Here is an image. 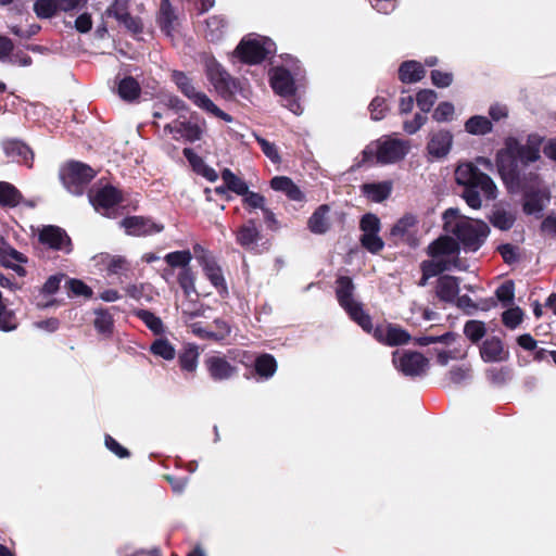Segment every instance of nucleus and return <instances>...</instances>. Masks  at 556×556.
<instances>
[{
	"mask_svg": "<svg viewBox=\"0 0 556 556\" xmlns=\"http://www.w3.org/2000/svg\"><path fill=\"white\" fill-rule=\"evenodd\" d=\"M275 191L285 193L290 200L301 202L305 199L301 189L287 176H276L270 180Z\"/></svg>",
	"mask_w": 556,
	"mask_h": 556,
	"instance_id": "nucleus-25",
	"label": "nucleus"
},
{
	"mask_svg": "<svg viewBox=\"0 0 556 556\" xmlns=\"http://www.w3.org/2000/svg\"><path fill=\"white\" fill-rule=\"evenodd\" d=\"M490 232L489 226L481 220L454 224V269L459 268V244L465 251L476 252Z\"/></svg>",
	"mask_w": 556,
	"mask_h": 556,
	"instance_id": "nucleus-3",
	"label": "nucleus"
},
{
	"mask_svg": "<svg viewBox=\"0 0 556 556\" xmlns=\"http://www.w3.org/2000/svg\"><path fill=\"white\" fill-rule=\"evenodd\" d=\"M497 251L501 254L503 261L508 265L516 263L519 258L518 248L510 243L501 244L497 248Z\"/></svg>",
	"mask_w": 556,
	"mask_h": 556,
	"instance_id": "nucleus-56",
	"label": "nucleus"
},
{
	"mask_svg": "<svg viewBox=\"0 0 556 556\" xmlns=\"http://www.w3.org/2000/svg\"><path fill=\"white\" fill-rule=\"evenodd\" d=\"M452 117V104L448 102L440 103L432 113L433 121L438 123L448 122Z\"/></svg>",
	"mask_w": 556,
	"mask_h": 556,
	"instance_id": "nucleus-60",
	"label": "nucleus"
},
{
	"mask_svg": "<svg viewBox=\"0 0 556 556\" xmlns=\"http://www.w3.org/2000/svg\"><path fill=\"white\" fill-rule=\"evenodd\" d=\"M89 200L96 211L104 216H110V210L121 202L122 195L116 188L105 186L96 192H90Z\"/></svg>",
	"mask_w": 556,
	"mask_h": 556,
	"instance_id": "nucleus-16",
	"label": "nucleus"
},
{
	"mask_svg": "<svg viewBox=\"0 0 556 556\" xmlns=\"http://www.w3.org/2000/svg\"><path fill=\"white\" fill-rule=\"evenodd\" d=\"M94 170L80 162H70L60 172L64 187L73 194H80L85 185L93 177Z\"/></svg>",
	"mask_w": 556,
	"mask_h": 556,
	"instance_id": "nucleus-10",
	"label": "nucleus"
},
{
	"mask_svg": "<svg viewBox=\"0 0 556 556\" xmlns=\"http://www.w3.org/2000/svg\"><path fill=\"white\" fill-rule=\"evenodd\" d=\"M274 50L275 43L270 38L257 34H249L241 39L233 54L243 63L258 64Z\"/></svg>",
	"mask_w": 556,
	"mask_h": 556,
	"instance_id": "nucleus-6",
	"label": "nucleus"
},
{
	"mask_svg": "<svg viewBox=\"0 0 556 556\" xmlns=\"http://www.w3.org/2000/svg\"><path fill=\"white\" fill-rule=\"evenodd\" d=\"M101 260L106 263V269L110 274L116 275L127 268L125 258L121 256H101Z\"/></svg>",
	"mask_w": 556,
	"mask_h": 556,
	"instance_id": "nucleus-55",
	"label": "nucleus"
},
{
	"mask_svg": "<svg viewBox=\"0 0 556 556\" xmlns=\"http://www.w3.org/2000/svg\"><path fill=\"white\" fill-rule=\"evenodd\" d=\"M16 327L14 313L9 311L4 304H0V330L8 332L16 329Z\"/></svg>",
	"mask_w": 556,
	"mask_h": 556,
	"instance_id": "nucleus-54",
	"label": "nucleus"
},
{
	"mask_svg": "<svg viewBox=\"0 0 556 556\" xmlns=\"http://www.w3.org/2000/svg\"><path fill=\"white\" fill-rule=\"evenodd\" d=\"M336 295L341 307L366 332L372 330L370 316L366 314L359 302L354 299L355 286L350 277L341 276L336 281Z\"/></svg>",
	"mask_w": 556,
	"mask_h": 556,
	"instance_id": "nucleus-4",
	"label": "nucleus"
},
{
	"mask_svg": "<svg viewBox=\"0 0 556 556\" xmlns=\"http://www.w3.org/2000/svg\"><path fill=\"white\" fill-rule=\"evenodd\" d=\"M393 364L405 376L414 377L425 371L428 359L419 352L395 351Z\"/></svg>",
	"mask_w": 556,
	"mask_h": 556,
	"instance_id": "nucleus-13",
	"label": "nucleus"
},
{
	"mask_svg": "<svg viewBox=\"0 0 556 556\" xmlns=\"http://www.w3.org/2000/svg\"><path fill=\"white\" fill-rule=\"evenodd\" d=\"M243 195L244 203L249 206L261 210L265 207V198L262 194L248 190Z\"/></svg>",
	"mask_w": 556,
	"mask_h": 556,
	"instance_id": "nucleus-64",
	"label": "nucleus"
},
{
	"mask_svg": "<svg viewBox=\"0 0 556 556\" xmlns=\"http://www.w3.org/2000/svg\"><path fill=\"white\" fill-rule=\"evenodd\" d=\"M427 122V116L420 113L415 114L412 121H405L403 123V129L408 135L416 134Z\"/></svg>",
	"mask_w": 556,
	"mask_h": 556,
	"instance_id": "nucleus-59",
	"label": "nucleus"
},
{
	"mask_svg": "<svg viewBox=\"0 0 556 556\" xmlns=\"http://www.w3.org/2000/svg\"><path fill=\"white\" fill-rule=\"evenodd\" d=\"M362 236L359 242L362 247L372 254H377L384 248V241L379 236L381 222L379 217L372 213L365 214L359 222Z\"/></svg>",
	"mask_w": 556,
	"mask_h": 556,
	"instance_id": "nucleus-11",
	"label": "nucleus"
},
{
	"mask_svg": "<svg viewBox=\"0 0 556 556\" xmlns=\"http://www.w3.org/2000/svg\"><path fill=\"white\" fill-rule=\"evenodd\" d=\"M418 218L414 214H405L391 228L390 236L407 243L410 247L418 245L417 239Z\"/></svg>",
	"mask_w": 556,
	"mask_h": 556,
	"instance_id": "nucleus-15",
	"label": "nucleus"
},
{
	"mask_svg": "<svg viewBox=\"0 0 556 556\" xmlns=\"http://www.w3.org/2000/svg\"><path fill=\"white\" fill-rule=\"evenodd\" d=\"M462 282V277L454 276V305L464 311L465 314L471 315L479 309V304L473 302L469 295L459 294Z\"/></svg>",
	"mask_w": 556,
	"mask_h": 556,
	"instance_id": "nucleus-28",
	"label": "nucleus"
},
{
	"mask_svg": "<svg viewBox=\"0 0 556 556\" xmlns=\"http://www.w3.org/2000/svg\"><path fill=\"white\" fill-rule=\"evenodd\" d=\"M184 130V139L189 142H194L201 139L203 130L198 124H193L191 122H186V125L182 128Z\"/></svg>",
	"mask_w": 556,
	"mask_h": 556,
	"instance_id": "nucleus-61",
	"label": "nucleus"
},
{
	"mask_svg": "<svg viewBox=\"0 0 556 556\" xmlns=\"http://www.w3.org/2000/svg\"><path fill=\"white\" fill-rule=\"evenodd\" d=\"M199 364V351L195 345H189L179 355V365L182 370L193 372L197 370Z\"/></svg>",
	"mask_w": 556,
	"mask_h": 556,
	"instance_id": "nucleus-39",
	"label": "nucleus"
},
{
	"mask_svg": "<svg viewBox=\"0 0 556 556\" xmlns=\"http://www.w3.org/2000/svg\"><path fill=\"white\" fill-rule=\"evenodd\" d=\"M59 2H34V11L40 18L52 17L59 9L63 11H71L76 8L79 2H63L65 5L59 7Z\"/></svg>",
	"mask_w": 556,
	"mask_h": 556,
	"instance_id": "nucleus-31",
	"label": "nucleus"
},
{
	"mask_svg": "<svg viewBox=\"0 0 556 556\" xmlns=\"http://www.w3.org/2000/svg\"><path fill=\"white\" fill-rule=\"evenodd\" d=\"M515 220L516 217L513 213L502 208L493 211L490 216V223L500 230H509L514 226Z\"/></svg>",
	"mask_w": 556,
	"mask_h": 556,
	"instance_id": "nucleus-40",
	"label": "nucleus"
},
{
	"mask_svg": "<svg viewBox=\"0 0 556 556\" xmlns=\"http://www.w3.org/2000/svg\"><path fill=\"white\" fill-rule=\"evenodd\" d=\"M465 129L472 135H485L492 130V123L484 116H471L465 123Z\"/></svg>",
	"mask_w": 556,
	"mask_h": 556,
	"instance_id": "nucleus-38",
	"label": "nucleus"
},
{
	"mask_svg": "<svg viewBox=\"0 0 556 556\" xmlns=\"http://www.w3.org/2000/svg\"><path fill=\"white\" fill-rule=\"evenodd\" d=\"M126 2H113L106 10L109 17H114L117 22L123 24L128 30L132 33L141 31L142 25L140 20L131 16L126 8Z\"/></svg>",
	"mask_w": 556,
	"mask_h": 556,
	"instance_id": "nucleus-23",
	"label": "nucleus"
},
{
	"mask_svg": "<svg viewBox=\"0 0 556 556\" xmlns=\"http://www.w3.org/2000/svg\"><path fill=\"white\" fill-rule=\"evenodd\" d=\"M94 328L102 334H110L113 330V317L108 309L97 308L94 311Z\"/></svg>",
	"mask_w": 556,
	"mask_h": 556,
	"instance_id": "nucleus-43",
	"label": "nucleus"
},
{
	"mask_svg": "<svg viewBox=\"0 0 556 556\" xmlns=\"http://www.w3.org/2000/svg\"><path fill=\"white\" fill-rule=\"evenodd\" d=\"M454 175L456 184L463 187L460 197L469 207L479 210L483 200L489 202L497 198V187L493 179L475 165H459Z\"/></svg>",
	"mask_w": 556,
	"mask_h": 556,
	"instance_id": "nucleus-2",
	"label": "nucleus"
},
{
	"mask_svg": "<svg viewBox=\"0 0 556 556\" xmlns=\"http://www.w3.org/2000/svg\"><path fill=\"white\" fill-rule=\"evenodd\" d=\"M222 178L227 188L237 194L243 195L249 190L248 185L228 168L223 170Z\"/></svg>",
	"mask_w": 556,
	"mask_h": 556,
	"instance_id": "nucleus-44",
	"label": "nucleus"
},
{
	"mask_svg": "<svg viewBox=\"0 0 556 556\" xmlns=\"http://www.w3.org/2000/svg\"><path fill=\"white\" fill-rule=\"evenodd\" d=\"M226 21L219 16H212L206 21V37L211 41H217L224 34Z\"/></svg>",
	"mask_w": 556,
	"mask_h": 556,
	"instance_id": "nucleus-45",
	"label": "nucleus"
},
{
	"mask_svg": "<svg viewBox=\"0 0 556 556\" xmlns=\"http://www.w3.org/2000/svg\"><path fill=\"white\" fill-rule=\"evenodd\" d=\"M192 254L189 250L175 251L166 254L165 261L172 267L189 268Z\"/></svg>",
	"mask_w": 556,
	"mask_h": 556,
	"instance_id": "nucleus-46",
	"label": "nucleus"
},
{
	"mask_svg": "<svg viewBox=\"0 0 556 556\" xmlns=\"http://www.w3.org/2000/svg\"><path fill=\"white\" fill-rule=\"evenodd\" d=\"M260 239V231L253 220H249L237 232L238 243L248 250H253Z\"/></svg>",
	"mask_w": 556,
	"mask_h": 556,
	"instance_id": "nucleus-29",
	"label": "nucleus"
},
{
	"mask_svg": "<svg viewBox=\"0 0 556 556\" xmlns=\"http://www.w3.org/2000/svg\"><path fill=\"white\" fill-rule=\"evenodd\" d=\"M122 226L126 233L138 237L157 233L164 229L163 225L141 216L127 217L123 219Z\"/></svg>",
	"mask_w": 556,
	"mask_h": 556,
	"instance_id": "nucleus-20",
	"label": "nucleus"
},
{
	"mask_svg": "<svg viewBox=\"0 0 556 556\" xmlns=\"http://www.w3.org/2000/svg\"><path fill=\"white\" fill-rule=\"evenodd\" d=\"M437 295L440 300L450 303L452 302V277L443 275L438 280Z\"/></svg>",
	"mask_w": 556,
	"mask_h": 556,
	"instance_id": "nucleus-51",
	"label": "nucleus"
},
{
	"mask_svg": "<svg viewBox=\"0 0 556 556\" xmlns=\"http://www.w3.org/2000/svg\"><path fill=\"white\" fill-rule=\"evenodd\" d=\"M391 181L364 184L362 190L364 195L372 202L380 203L388 199L392 192Z\"/></svg>",
	"mask_w": 556,
	"mask_h": 556,
	"instance_id": "nucleus-27",
	"label": "nucleus"
},
{
	"mask_svg": "<svg viewBox=\"0 0 556 556\" xmlns=\"http://www.w3.org/2000/svg\"><path fill=\"white\" fill-rule=\"evenodd\" d=\"M414 342L420 346H427L434 344L433 351L435 353V363L440 366H447L452 358V334L445 332L441 336H422L414 340Z\"/></svg>",
	"mask_w": 556,
	"mask_h": 556,
	"instance_id": "nucleus-14",
	"label": "nucleus"
},
{
	"mask_svg": "<svg viewBox=\"0 0 556 556\" xmlns=\"http://www.w3.org/2000/svg\"><path fill=\"white\" fill-rule=\"evenodd\" d=\"M140 86L132 77H125L118 84V94L125 101H132L139 97Z\"/></svg>",
	"mask_w": 556,
	"mask_h": 556,
	"instance_id": "nucleus-37",
	"label": "nucleus"
},
{
	"mask_svg": "<svg viewBox=\"0 0 556 556\" xmlns=\"http://www.w3.org/2000/svg\"><path fill=\"white\" fill-rule=\"evenodd\" d=\"M206 76L218 92L230 91L233 81L225 68L213 58L205 61Z\"/></svg>",
	"mask_w": 556,
	"mask_h": 556,
	"instance_id": "nucleus-21",
	"label": "nucleus"
},
{
	"mask_svg": "<svg viewBox=\"0 0 556 556\" xmlns=\"http://www.w3.org/2000/svg\"><path fill=\"white\" fill-rule=\"evenodd\" d=\"M509 374L508 367L491 368L486 371V377L494 384H503L507 381Z\"/></svg>",
	"mask_w": 556,
	"mask_h": 556,
	"instance_id": "nucleus-58",
	"label": "nucleus"
},
{
	"mask_svg": "<svg viewBox=\"0 0 556 556\" xmlns=\"http://www.w3.org/2000/svg\"><path fill=\"white\" fill-rule=\"evenodd\" d=\"M255 371L263 379L271 378L277 371V362L270 354H262L255 359Z\"/></svg>",
	"mask_w": 556,
	"mask_h": 556,
	"instance_id": "nucleus-33",
	"label": "nucleus"
},
{
	"mask_svg": "<svg viewBox=\"0 0 556 556\" xmlns=\"http://www.w3.org/2000/svg\"><path fill=\"white\" fill-rule=\"evenodd\" d=\"M175 18L176 16L172 9L170 2H162L159 17V22L162 28L169 33L170 28L173 27V22L175 21Z\"/></svg>",
	"mask_w": 556,
	"mask_h": 556,
	"instance_id": "nucleus-52",
	"label": "nucleus"
},
{
	"mask_svg": "<svg viewBox=\"0 0 556 556\" xmlns=\"http://www.w3.org/2000/svg\"><path fill=\"white\" fill-rule=\"evenodd\" d=\"M523 312L519 306L509 307L502 314V321L509 329L518 327L521 324Z\"/></svg>",
	"mask_w": 556,
	"mask_h": 556,
	"instance_id": "nucleus-48",
	"label": "nucleus"
},
{
	"mask_svg": "<svg viewBox=\"0 0 556 556\" xmlns=\"http://www.w3.org/2000/svg\"><path fill=\"white\" fill-rule=\"evenodd\" d=\"M409 151L407 141L395 138H383L376 142V147L368 146L364 151V160L376 154L377 161L381 164L396 163L405 157Z\"/></svg>",
	"mask_w": 556,
	"mask_h": 556,
	"instance_id": "nucleus-8",
	"label": "nucleus"
},
{
	"mask_svg": "<svg viewBox=\"0 0 556 556\" xmlns=\"http://www.w3.org/2000/svg\"><path fill=\"white\" fill-rule=\"evenodd\" d=\"M452 147V135L450 130H432L427 144V151L431 159L442 160L447 156Z\"/></svg>",
	"mask_w": 556,
	"mask_h": 556,
	"instance_id": "nucleus-19",
	"label": "nucleus"
},
{
	"mask_svg": "<svg viewBox=\"0 0 556 556\" xmlns=\"http://www.w3.org/2000/svg\"><path fill=\"white\" fill-rule=\"evenodd\" d=\"M204 365L214 381L228 380L237 374V367L231 365L224 355H208Z\"/></svg>",
	"mask_w": 556,
	"mask_h": 556,
	"instance_id": "nucleus-17",
	"label": "nucleus"
},
{
	"mask_svg": "<svg viewBox=\"0 0 556 556\" xmlns=\"http://www.w3.org/2000/svg\"><path fill=\"white\" fill-rule=\"evenodd\" d=\"M193 251L195 254V258L199 264L202 266V269L206 276V278L211 281V283L217 289L220 294H225L228 292L227 285L223 275V270L220 266L217 264L216 260L213 255H211L200 244H195L193 247Z\"/></svg>",
	"mask_w": 556,
	"mask_h": 556,
	"instance_id": "nucleus-12",
	"label": "nucleus"
},
{
	"mask_svg": "<svg viewBox=\"0 0 556 556\" xmlns=\"http://www.w3.org/2000/svg\"><path fill=\"white\" fill-rule=\"evenodd\" d=\"M150 351L155 356L162 357L165 361H172L176 355L175 348L169 343L168 340L163 338L156 339L151 344Z\"/></svg>",
	"mask_w": 556,
	"mask_h": 556,
	"instance_id": "nucleus-41",
	"label": "nucleus"
},
{
	"mask_svg": "<svg viewBox=\"0 0 556 556\" xmlns=\"http://www.w3.org/2000/svg\"><path fill=\"white\" fill-rule=\"evenodd\" d=\"M485 333L486 327L481 320L470 319L464 326V334L473 344L479 343Z\"/></svg>",
	"mask_w": 556,
	"mask_h": 556,
	"instance_id": "nucleus-36",
	"label": "nucleus"
},
{
	"mask_svg": "<svg viewBox=\"0 0 556 556\" xmlns=\"http://www.w3.org/2000/svg\"><path fill=\"white\" fill-rule=\"evenodd\" d=\"M544 138L539 134H530L526 144L515 137H507L504 147L495 156L497 172L508 190L518 189L521 185V172L529 164L540 160Z\"/></svg>",
	"mask_w": 556,
	"mask_h": 556,
	"instance_id": "nucleus-1",
	"label": "nucleus"
},
{
	"mask_svg": "<svg viewBox=\"0 0 556 556\" xmlns=\"http://www.w3.org/2000/svg\"><path fill=\"white\" fill-rule=\"evenodd\" d=\"M438 99V93L431 89L420 90L416 96V102L418 108L424 112L428 113Z\"/></svg>",
	"mask_w": 556,
	"mask_h": 556,
	"instance_id": "nucleus-49",
	"label": "nucleus"
},
{
	"mask_svg": "<svg viewBox=\"0 0 556 556\" xmlns=\"http://www.w3.org/2000/svg\"><path fill=\"white\" fill-rule=\"evenodd\" d=\"M375 337L378 341L391 346L406 344L410 340L409 333L395 325H389L386 328H377L375 330Z\"/></svg>",
	"mask_w": 556,
	"mask_h": 556,
	"instance_id": "nucleus-24",
	"label": "nucleus"
},
{
	"mask_svg": "<svg viewBox=\"0 0 556 556\" xmlns=\"http://www.w3.org/2000/svg\"><path fill=\"white\" fill-rule=\"evenodd\" d=\"M426 75L424 65L415 60L403 62L399 67V78L404 84H414Z\"/></svg>",
	"mask_w": 556,
	"mask_h": 556,
	"instance_id": "nucleus-26",
	"label": "nucleus"
},
{
	"mask_svg": "<svg viewBox=\"0 0 556 556\" xmlns=\"http://www.w3.org/2000/svg\"><path fill=\"white\" fill-rule=\"evenodd\" d=\"M495 296L497 301H500L503 306H509L515 298V283L513 280L504 281L497 289L495 290Z\"/></svg>",
	"mask_w": 556,
	"mask_h": 556,
	"instance_id": "nucleus-47",
	"label": "nucleus"
},
{
	"mask_svg": "<svg viewBox=\"0 0 556 556\" xmlns=\"http://www.w3.org/2000/svg\"><path fill=\"white\" fill-rule=\"evenodd\" d=\"M300 74L298 62L290 59L286 65L274 66L269 72V81L273 90L282 98L295 94V77Z\"/></svg>",
	"mask_w": 556,
	"mask_h": 556,
	"instance_id": "nucleus-9",
	"label": "nucleus"
},
{
	"mask_svg": "<svg viewBox=\"0 0 556 556\" xmlns=\"http://www.w3.org/2000/svg\"><path fill=\"white\" fill-rule=\"evenodd\" d=\"M195 278L191 268L181 269L178 274V283L184 290L186 295L195 293Z\"/></svg>",
	"mask_w": 556,
	"mask_h": 556,
	"instance_id": "nucleus-50",
	"label": "nucleus"
},
{
	"mask_svg": "<svg viewBox=\"0 0 556 556\" xmlns=\"http://www.w3.org/2000/svg\"><path fill=\"white\" fill-rule=\"evenodd\" d=\"M329 206L320 205L309 217L308 228L313 233H325L329 229Z\"/></svg>",
	"mask_w": 556,
	"mask_h": 556,
	"instance_id": "nucleus-30",
	"label": "nucleus"
},
{
	"mask_svg": "<svg viewBox=\"0 0 556 556\" xmlns=\"http://www.w3.org/2000/svg\"><path fill=\"white\" fill-rule=\"evenodd\" d=\"M263 153L275 164L280 163L281 159L276 146L264 138H256Z\"/></svg>",
	"mask_w": 556,
	"mask_h": 556,
	"instance_id": "nucleus-57",
	"label": "nucleus"
},
{
	"mask_svg": "<svg viewBox=\"0 0 556 556\" xmlns=\"http://www.w3.org/2000/svg\"><path fill=\"white\" fill-rule=\"evenodd\" d=\"M173 79L181 93L187 97L195 106L210 113L227 123L232 122V117L222 111L215 103L202 91L198 90L191 79L181 72H174Z\"/></svg>",
	"mask_w": 556,
	"mask_h": 556,
	"instance_id": "nucleus-7",
	"label": "nucleus"
},
{
	"mask_svg": "<svg viewBox=\"0 0 556 556\" xmlns=\"http://www.w3.org/2000/svg\"><path fill=\"white\" fill-rule=\"evenodd\" d=\"M39 240L54 250L70 252L71 240L66 232L56 226H45L39 233Z\"/></svg>",
	"mask_w": 556,
	"mask_h": 556,
	"instance_id": "nucleus-22",
	"label": "nucleus"
},
{
	"mask_svg": "<svg viewBox=\"0 0 556 556\" xmlns=\"http://www.w3.org/2000/svg\"><path fill=\"white\" fill-rule=\"evenodd\" d=\"M3 149L8 156L18 159V161L28 163V161L33 160V153L30 149L18 140L5 141L3 143Z\"/></svg>",
	"mask_w": 556,
	"mask_h": 556,
	"instance_id": "nucleus-32",
	"label": "nucleus"
},
{
	"mask_svg": "<svg viewBox=\"0 0 556 556\" xmlns=\"http://www.w3.org/2000/svg\"><path fill=\"white\" fill-rule=\"evenodd\" d=\"M22 202L21 192L10 182L0 181V205L15 207Z\"/></svg>",
	"mask_w": 556,
	"mask_h": 556,
	"instance_id": "nucleus-34",
	"label": "nucleus"
},
{
	"mask_svg": "<svg viewBox=\"0 0 556 556\" xmlns=\"http://www.w3.org/2000/svg\"><path fill=\"white\" fill-rule=\"evenodd\" d=\"M388 111L387 100L382 97H376L369 104L371 119L381 121Z\"/></svg>",
	"mask_w": 556,
	"mask_h": 556,
	"instance_id": "nucleus-53",
	"label": "nucleus"
},
{
	"mask_svg": "<svg viewBox=\"0 0 556 556\" xmlns=\"http://www.w3.org/2000/svg\"><path fill=\"white\" fill-rule=\"evenodd\" d=\"M543 210L541 200L536 194H527L523 203V212L526 214H535Z\"/></svg>",
	"mask_w": 556,
	"mask_h": 556,
	"instance_id": "nucleus-63",
	"label": "nucleus"
},
{
	"mask_svg": "<svg viewBox=\"0 0 556 556\" xmlns=\"http://www.w3.org/2000/svg\"><path fill=\"white\" fill-rule=\"evenodd\" d=\"M105 447L115 454L119 458H126L129 456V452L126 447L122 446L111 435H105L104 439Z\"/></svg>",
	"mask_w": 556,
	"mask_h": 556,
	"instance_id": "nucleus-62",
	"label": "nucleus"
},
{
	"mask_svg": "<svg viewBox=\"0 0 556 556\" xmlns=\"http://www.w3.org/2000/svg\"><path fill=\"white\" fill-rule=\"evenodd\" d=\"M14 261H27V257L11 247L8 241L0 236V264L11 266Z\"/></svg>",
	"mask_w": 556,
	"mask_h": 556,
	"instance_id": "nucleus-35",
	"label": "nucleus"
},
{
	"mask_svg": "<svg viewBox=\"0 0 556 556\" xmlns=\"http://www.w3.org/2000/svg\"><path fill=\"white\" fill-rule=\"evenodd\" d=\"M137 317L155 334L164 332V325L160 317L147 309L136 312Z\"/></svg>",
	"mask_w": 556,
	"mask_h": 556,
	"instance_id": "nucleus-42",
	"label": "nucleus"
},
{
	"mask_svg": "<svg viewBox=\"0 0 556 556\" xmlns=\"http://www.w3.org/2000/svg\"><path fill=\"white\" fill-rule=\"evenodd\" d=\"M479 353L484 363L506 362L509 358V351L496 336L486 338L479 346Z\"/></svg>",
	"mask_w": 556,
	"mask_h": 556,
	"instance_id": "nucleus-18",
	"label": "nucleus"
},
{
	"mask_svg": "<svg viewBox=\"0 0 556 556\" xmlns=\"http://www.w3.org/2000/svg\"><path fill=\"white\" fill-rule=\"evenodd\" d=\"M428 253L431 258L421 265V286H425L429 278L442 274L450 268L452 264V238L450 236L438 238L429 245Z\"/></svg>",
	"mask_w": 556,
	"mask_h": 556,
	"instance_id": "nucleus-5",
	"label": "nucleus"
}]
</instances>
